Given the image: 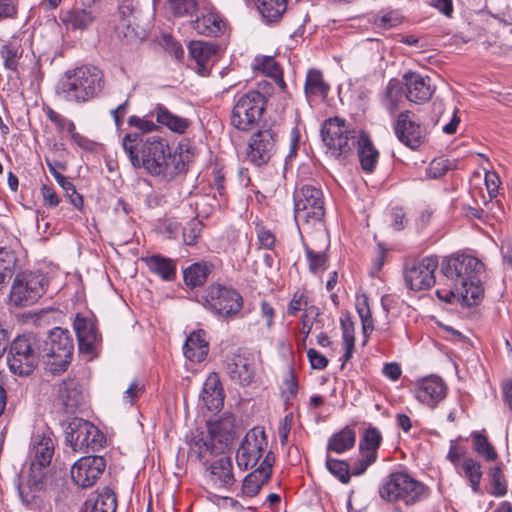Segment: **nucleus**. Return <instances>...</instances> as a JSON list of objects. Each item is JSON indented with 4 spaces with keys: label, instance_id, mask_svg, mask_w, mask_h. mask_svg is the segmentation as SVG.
Listing matches in <instances>:
<instances>
[{
    "label": "nucleus",
    "instance_id": "1",
    "mask_svg": "<svg viewBox=\"0 0 512 512\" xmlns=\"http://www.w3.org/2000/svg\"><path fill=\"white\" fill-rule=\"evenodd\" d=\"M483 264L471 255L457 254L446 258L441 264V271L446 277L448 288L438 289L439 299L457 302L466 307L479 304L483 297V288L478 278Z\"/></svg>",
    "mask_w": 512,
    "mask_h": 512
},
{
    "label": "nucleus",
    "instance_id": "2",
    "mask_svg": "<svg viewBox=\"0 0 512 512\" xmlns=\"http://www.w3.org/2000/svg\"><path fill=\"white\" fill-rule=\"evenodd\" d=\"M321 134L327 154L331 157L344 160L357 147L362 169L366 172L374 170L379 153L365 133L350 129L344 120L335 117L323 123Z\"/></svg>",
    "mask_w": 512,
    "mask_h": 512
},
{
    "label": "nucleus",
    "instance_id": "3",
    "mask_svg": "<svg viewBox=\"0 0 512 512\" xmlns=\"http://www.w3.org/2000/svg\"><path fill=\"white\" fill-rule=\"evenodd\" d=\"M124 152L134 168H144L149 174L172 178L176 167L166 139L157 135L128 133L122 140Z\"/></svg>",
    "mask_w": 512,
    "mask_h": 512
},
{
    "label": "nucleus",
    "instance_id": "4",
    "mask_svg": "<svg viewBox=\"0 0 512 512\" xmlns=\"http://www.w3.org/2000/svg\"><path fill=\"white\" fill-rule=\"evenodd\" d=\"M55 448L56 437L49 428L38 429L33 433L27 456L29 467L22 475L26 485L19 483L17 486L19 496L25 505H30L34 499L31 489L42 490L46 487Z\"/></svg>",
    "mask_w": 512,
    "mask_h": 512
},
{
    "label": "nucleus",
    "instance_id": "5",
    "mask_svg": "<svg viewBox=\"0 0 512 512\" xmlns=\"http://www.w3.org/2000/svg\"><path fill=\"white\" fill-rule=\"evenodd\" d=\"M104 83V74L99 68L82 65L63 73L55 86V93L67 102L86 103L102 92Z\"/></svg>",
    "mask_w": 512,
    "mask_h": 512
},
{
    "label": "nucleus",
    "instance_id": "6",
    "mask_svg": "<svg viewBox=\"0 0 512 512\" xmlns=\"http://www.w3.org/2000/svg\"><path fill=\"white\" fill-rule=\"evenodd\" d=\"M378 493L380 498L388 503H404L412 506L428 496V489L408 473L397 471L383 479Z\"/></svg>",
    "mask_w": 512,
    "mask_h": 512
},
{
    "label": "nucleus",
    "instance_id": "7",
    "mask_svg": "<svg viewBox=\"0 0 512 512\" xmlns=\"http://www.w3.org/2000/svg\"><path fill=\"white\" fill-rule=\"evenodd\" d=\"M46 369L52 374L64 372L72 358L73 341L67 330L56 327L40 345Z\"/></svg>",
    "mask_w": 512,
    "mask_h": 512
},
{
    "label": "nucleus",
    "instance_id": "8",
    "mask_svg": "<svg viewBox=\"0 0 512 512\" xmlns=\"http://www.w3.org/2000/svg\"><path fill=\"white\" fill-rule=\"evenodd\" d=\"M40 355V340L37 336L23 334L11 342L7 354V364L13 374L28 376L37 367Z\"/></svg>",
    "mask_w": 512,
    "mask_h": 512
},
{
    "label": "nucleus",
    "instance_id": "9",
    "mask_svg": "<svg viewBox=\"0 0 512 512\" xmlns=\"http://www.w3.org/2000/svg\"><path fill=\"white\" fill-rule=\"evenodd\" d=\"M265 108L264 96L255 90L240 95L231 113V124L241 131H248L260 120Z\"/></svg>",
    "mask_w": 512,
    "mask_h": 512
},
{
    "label": "nucleus",
    "instance_id": "10",
    "mask_svg": "<svg viewBox=\"0 0 512 512\" xmlns=\"http://www.w3.org/2000/svg\"><path fill=\"white\" fill-rule=\"evenodd\" d=\"M296 221L320 222L325 214L322 191L313 185H303L294 193Z\"/></svg>",
    "mask_w": 512,
    "mask_h": 512
},
{
    "label": "nucleus",
    "instance_id": "11",
    "mask_svg": "<svg viewBox=\"0 0 512 512\" xmlns=\"http://www.w3.org/2000/svg\"><path fill=\"white\" fill-rule=\"evenodd\" d=\"M47 280L39 272H23L14 278L10 299L16 306H28L35 303L44 293Z\"/></svg>",
    "mask_w": 512,
    "mask_h": 512
},
{
    "label": "nucleus",
    "instance_id": "12",
    "mask_svg": "<svg viewBox=\"0 0 512 512\" xmlns=\"http://www.w3.org/2000/svg\"><path fill=\"white\" fill-rule=\"evenodd\" d=\"M207 307L218 317L231 318L243 307L242 296L233 288L211 285L205 295Z\"/></svg>",
    "mask_w": 512,
    "mask_h": 512
},
{
    "label": "nucleus",
    "instance_id": "13",
    "mask_svg": "<svg viewBox=\"0 0 512 512\" xmlns=\"http://www.w3.org/2000/svg\"><path fill=\"white\" fill-rule=\"evenodd\" d=\"M278 135L270 127L254 132L248 141L245 158L256 167L269 163L277 151Z\"/></svg>",
    "mask_w": 512,
    "mask_h": 512
},
{
    "label": "nucleus",
    "instance_id": "14",
    "mask_svg": "<svg viewBox=\"0 0 512 512\" xmlns=\"http://www.w3.org/2000/svg\"><path fill=\"white\" fill-rule=\"evenodd\" d=\"M267 445L263 428L254 427L249 430L236 453L238 467L242 470L253 468L266 455Z\"/></svg>",
    "mask_w": 512,
    "mask_h": 512
},
{
    "label": "nucleus",
    "instance_id": "15",
    "mask_svg": "<svg viewBox=\"0 0 512 512\" xmlns=\"http://www.w3.org/2000/svg\"><path fill=\"white\" fill-rule=\"evenodd\" d=\"M437 267L438 260L434 256L407 261L404 266L406 286L414 291L429 289L435 284L434 272Z\"/></svg>",
    "mask_w": 512,
    "mask_h": 512
},
{
    "label": "nucleus",
    "instance_id": "16",
    "mask_svg": "<svg viewBox=\"0 0 512 512\" xmlns=\"http://www.w3.org/2000/svg\"><path fill=\"white\" fill-rule=\"evenodd\" d=\"M101 439L98 429L89 421L74 419L69 423L66 441L74 451H96L101 447Z\"/></svg>",
    "mask_w": 512,
    "mask_h": 512
},
{
    "label": "nucleus",
    "instance_id": "17",
    "mask_svg": "<svg viewBox=\"0 0 512 512\" xmlns=\"http://www.w3.org/2000/svg\"><path fill=\"white\" fill-rule=\"evenodd\" d=\"M393 129L399 141L411 149L418 148L425 140L424 130L411 111H402L397 116Z\"/></svg>",
    "mask_w": 512,
    "mask_h": 512
},
{
    "label": "nucleus",
    "instance_id": "18",
    "mask_svg": "<svg viewBox=\"0 0 512 512\" xmlns=\"http://www.w3.org/2000/svg\"><path fill=\"white\" fill-rule=\"evenodd\" d=\"M106 463L101 456H86L79 459L71 468V477L82 488L92 487L103 474Z\"/></svg>",
    "mask_w": 512,
    "mask_h": 512
},
{
    "label": "nucleus",
    "instance_id": "19",
    "mask_svg": "<svg viewBox=\"0 0 512 512\" xmlns=\"http://www.w3.org/2000/svg\"><path fill=\"white\" fill-rule=\"evenodd\" d=\"M446 394V384L438 376H428L414 384L415 398L431 409L436 408L445 399Z\"/></svg>",
    "mask_w": 512,
    "mask_h": 512
},
{
    "label": "nucleus",
    "instance_id": "20",
    "mask_svg": "<svg viewBox=\"0 0 512 512\" xmlns=\"http://www.w3.org/2000/svg\"><path fill=\"white\" fill-rule=\"evenodd\" d=\"M198 14L190 25L198 34L205 36H218L225 29V22L216 9L210 5L198 8Z\"/></svg>",
    "mask_w": 512,
    "mask_h": 512
},
{
    "label": "nucleus",
    "instance_id": "21",
    "mask_svg": "<svg viewBox=\"0 0 512 512\" xmlns=\"http://www.w3.org/2000/svg\"><path fill=\"white\" fill-rule=\"evenodd\" d=\"M224 369L233 383L243 387L250 385L255 377L253 361L239 354L227 356Z\"/></svg>",
    "mask_w": 512,
    "mask_h": 512
},
{
    "label": "nucleus",
    "instance_id": "22",
    "mask_svg": "<svg viewBox=\"0 0 512 512\" xmlns=\"http://www.w3.org/2000/svg\"><path fill=\"white\" fill-rule=\"evenodd\" d=\"M275 457L271 451H268L261 461L258 468L248 474L243 481L242 492L248 497L257 495L261 487L269 480Z\"/></svg>",
    "mask_w": 512,
    "mask_h": 512
},
{
    "label": "nucleus",
    "instance_id": "23",
    "mask_svg": "<svg viewBox=\"0 0 512 512\" xmlns=\"http://www.w3.org/2000/svg\"><path fill=\"white\" fill-rule=\"evenodd\" d=\"M403 79L407 90L406 98L410 102L421 104L427 102L432 97L434 87L429 77L415 72H407L404 74Z\"/></svg>",
    "mask_w": 512,
    "mask_h": 512
},
{
    "label": "nucleus",
    "instance_id": "24",
    "mask_svg": "<svg viewBox=\"0 0 512 512\" xmlns=\"http://www.w3.org/2000/svg\"><path fill=\"white\" fill-rule=\"evenodd\" d=\"M97 16L98 7L95 4H90L84 8H73L62 11L60 20L67 29L83 31L93 24Z\"/></svg>",
    "mask_w": 512,
    "mask_h": 512
},
{
    "label": "nucleus",
    "instance_id": "25",
    "mask_svg": "<svg viewBox=\"0 0 512 512\" xmlns=\"http://www.w3.org/2000/svg\"><path fill=\"white\" fill-rule=\"evenodd\" d=\"M224 390L217 373L212 372L206 378L200 393V403L208 411H219L224 405Z\"/></svg>",
    "mask_w": 512,
    "mask_h": 512
},
{
    "label": "nucleus",
    "instance_id": "26",
    "mask_svg": "<svg viewBox=\"0 0 512 512\" xmlns=\"http://www.w3.org/2000/svg\"><path fill=\"white\" fill-rule=\"evenodd\" d=\"M216 53L217 46L211 42L192 41L189 44L190 57L196 63L194 69L201 76L209 75Z\"/></svg>",
    "mask_w": 512,
    "mask_h": 512
},
{
    "label": "nucleus",
    "instance_id": "27",
    "mask_svg": "<svg viewBox=\"0 0 512 512\" xmlns=\"http://www.w3.org/2000/svg\"><path fill=\"white\" fill-rule=\"evenodd\" d=\"M120 21L116 26V32L119 37H124L127 40L139 39V35L136 27V14L137 8L133 0H123L118 8Z\"/></svg>",
    "mask_w": 512,
    "mask_h": 512
},
{
    "label": "nucleus",
    "instance_id": "28",
    "mask_svg": "<svg viewBox=\"0 0 512 512\" xmlns=\"http://www.w3.org/2000/svg\"><path fill=\"white\" fill-rule=\"evenodd\" d=\"M208 432L212 442H217L222 449L228 446L235 432V417L230 413H224L217 420L209 422Z\"/></svg>",
    "mask_w": 512,
    "mask_h": 512
},
{
    "label": "nucleus",
    "instance_id": "29",
    "mask_svg": "<svg viewBox=\"0 0 512 512\" xmlns=\"http://www.w3.org/2000/svg\"><path fill=\"white\" fill-rule=\"evenodd\" d=\"M58 401L65 413H74L84 401V395L79 384L72 379L64 380L60 383Z\"/></svg>",
    "mask_w": 512,
    "mask_h": 512
},
{
    "label": "nucleus",
    "instance_id": "30",
    "mask_svg": "<svg viewBox=\"0 0 512 512\" xmlns=\"http://www.w3.org/2000/svg\"><path fill=\"white\" fill-rule=\"evenodd\" d=\"M74 330L79 350L84 353H92L100 340L94 324L90 320L77 316L74 321Z\"/></svg>",
    "mask_w": 512,
    "mask_h": 512
},
{
    "label": "nucleus",
    "instance_id": "31",
    "mask_svg": "<svg viewBox=\"0 0 512 512\" xmlns=\"http://www.w3.org/2000/svg\"><path fill=\"white\" fill-rule=\"evenodd\" d=\"M210 481L217 488L231 487L235 478L231 458L222 456L210 465Z\"/></svg>",
    "mask_w": 512,
    "mask_h": 512
},
{
    "label": "nucleus",
    "instance_id": "32",
    "mask_svg": "<svg viewBox=\"0 0 512 512\" xmlns=\"http://www.w3.org/2000/svg\"><path fill=\"white\" fill-rule=\"evenodd\" d=\"M203 330L192 332L185 341L183 352L187 359L192 362L203 361L209 351L208 342Z\"/></svg>",
    "mask_w": 512,
    "mask_h": 512
},
{
    "label": "nucleus",
    "instance_id": "33",
    "mask_svg": "<svg viewBox=\"0 0 512 512\" xmlns=\"http://www.w3.org/2000/svg\"><path fill=\"white\" fill-rule=\"evenodd\" d=\"M152 115L156 117L158 124L167 127L169 130L182 134L189 127V121L168 110L164 105L157 104Z\"/></svg>",
    "mask_w": 512,
    "mask_h": 512
},
{
    "label": "nucleus",
    "instance_id": "34",
    "mask_svg": "<svg viewBox=\"0 0 512 512\" xmlns=\"http://www.w3.org/2000/svg\"><path fill=\"white\" fill-rule=\"evenodd\" d=\"M329 88V84L324 81L323 74L320 70H308L304 84V92L309 101L314 98H325Z\"/></svg>",
    "mask_w": 512,
    "mask_h": 512
},
{
    "label": "nucleus",
    "instance_id": "35",
    "mask_svg": "<svg viewBox=\"0 0 512 512\" xmlns=\"http://www.w3.org/2000/svg\"><path fill=\"white\" fill-rule=\"evenodd\" d=\"M146 262L149 270L158 275L164 281H172L176 276V265L172 259L160 256L152 255L143 259Z\"/></svg>",
    "mask_w": 512,
    "mask_h": 512
},
{
    "label": "nucleus",
    "instance_id": "36",
    "mask_svg": "<svg viewBox=\"0 0 512 512\" xmlns=\"http://www.w3.org/2000/svg\"><path fill=\"white\" fill-rule=\"evenodd\" d=\"M47 166L49 168L50 173L54 176L57 183L62 187L65 191L67 197L70 199V202L76 207L80 208L83 205V199L81 195L76 192L75 186L73 183L64 175H62L57 169L63 168L62 165L57 161L46 160Z\"/></svg>",
    "mask_w": 512,
    "mask_h": 512
},
{
    "label": "nucleus",
    "instance_id": "37",
    "mask_svg": "<svg viewBox=\"0 0 512 512\" xmlns=\"http://www.w3.org/2000/svg\"><path fill=\"white\" fill-rule=\"evenodd\" d=\"M253 1L263 19L268 23L278 21L287 9V0Z\"/></svg>",
    "mask_w": 512,
    "mask_h": 512
},
{
    "label": "nucleus",
    "instance_id": "38",
    "mask_svg": "<svg viewBox=\"0 0 512 512\" xmlns=\"http://www.w3.org/2000/svg\"><path fill=\"white\" fill-rule=\"evenodd\" d=\"M403 102V87L402 84L396 80L391 79L381 97L382 106L390 114H393L400 108V104Z\"/></svg>",
    "mask_w": 512,
    "mask_h": 512
},
{
    "label": "nucleus",
    "instance_id": "39",
    "mask_svg": "<svg viewBox=\"0 0 512 512\" xmlns=\"http://www.w3.org/2000/svg\"><path fill=\"white\" fill-rule=\"evenodd\" d=\"M356 435L353 429L345 427L339 432L333 434L327 445V451H333L341 454L350 450L355 445Z\"/></svg>",
    "mask_w": 512,
    "mask_h": 512
},
{
    "label": "nucleus",
    "instance_id": "40",
    "mask_svg": "<svg viewBox=\"0 0 512 512\" xmlns=\"http://www.w3.org/2000/svg\"><path fill=\"white\" fill-rule=\"evenodd\" d=\"M256 61L257 63L254 66L255 70H258L274 79L281 89L286 87L285 81L282 77V69L273 57L264 56Z\"/></svg>",
    "mask_w": 512,
    "mask_h": 512
},
{
    "label": "nucleus",
    "instance_id": "41",
    "mask_svg": "<svg viewBox=\"0 0 512 512\" xmlns=\"http://www.w3.org/2000/svg\"><path fill=\"white\" fill-rule=\"evenodd\" d=\"M45 113L49 120L56 125L59 131H67L76 143H81L82 136L76 132L75 124L71 120H68L67 118L58 114L50 107L45 110Z\"/></svg>",
    "mask_w": 512,
    "mask_h": 512
},
{
    "label": "nucleus",
    "instance_id": "42",
    "mask_svg": "<svg viewBox=\"0 0 512 512\" xmlns=\"http://www.w3.org/2000/svg\"><path fill=\"white\" fill-rule=\"evenodd\" d=\"M117 499L114 491L105 487L97 496L90 512H116Z\"/></svg>",
    "mask_w": 512,
    "mask_h": 512
},
{
    "label": "nucleus",
    "instance_id": "43",
    "mask_svg": "<svg viewBox=\"0 0 512 512\" xmlns=\"http://www.w3.org/2000/svg\"><path fill=\"white\" fill-rule=\"evenodd\" d=\"M462 470L464 476L469 480L473 492L478 493L482 478L480 463L472 458H465L462 463Z\"/></svg>",
    "mask_w": 512,
    "mask_h": 512
},
{
    "label": "nucleus",
    "instance_id": "44",
    "mask_svg": "<svg viewBox=\"0 0 512 512\" xmlns=\"http://www.w3.org/2000/svg\"><path fill=\"white\" fill-rule=\"evenodd\" d=\"M209 270L205 264L195 263L184 271V281L190 287H198L205 283Z\"/></svg>",
    "mask_w": 512,
    "mask_h": 512
},
{
    "label": "nucleus",
    "instance_id": "45",
    "mask_svg": "<svg viewBox=\"0 0 512 512\" xmlns=\"http://www.w3.org/2000/svg\"><path fill=\"white\" fill-rule=\"evenodd\" d=\"M356 310L362 322V329L365 335L373 330V319L366 295L357 296Z\"/></svg>",
    "mask_w": 512,
    "mask_h": 512
},
{
    "label": "nucleus",
    "instance_id": "46",
    "mask_svg": "<svg viewBox=\"0 0 512 512\" xmlns=\"http://www.w3.org/2000/svg\"><path fill=\"white\" fill-rule=\"evenodd\" d=\"M198 8L196 0H168V9L176 17L192 16Z\"/></svg>",
    "mask_w": 512,
    "mask_h": 512
},
{
    "label": "nucleus",
    "instance_id": "47",
    "mask_svg": "<svg viewBox=\"0 0 512 512\" xmlns=\"http://www.w3.org/2000/svg\"><path fill=\"white\" fill-rule=\"evenodd\" d=\"M473 439L474 450L480 455L483 456L486 460L492 461L497 457V453L494 447L489 443L486 436L481 434L480 432H473L471 434Z\"/></svg>",
    "mask_w": 512,
    "mask_h": 512
},
{
    "label": "nucleus",
    "instance_id": "48",
    "mask_svg": "<svg viewBox=\"0 0 512 512\" xmlns=\"http://www.w3.org/2000/svg\"><path fill=\"white\" fill-rule=\"evenodd\" d=\"M326 467L341 483H349L351 472L346 461L327 457Z\"/></svg>",
    "mask_w": 512,
    "mask_h": 512
},
{
    "label": "nucleus",
    "instance_id": "49",
    "mask_svg": "<svg viewBox=\"0 0 512 512\" xmlns=\"http://www.w3.org/2000/svg\"><path fill=\"white\" fill-rule=\"evenodd\" d=\"M382 436L376 427H369L365 430L363 439L360 443V450L363 452H374L377 454V449L380 446Z\"/></svg>",
    "mask_w": 512,
    "mask_h": 512
},
{
    "label": "nucleus",
    "instance_id": "50",
    "mask_svg": "<svg viewBox=\"0 0 512 512\" xmlns=\"http://www.w3.org/2000/svg\"><path fill=\"white\" fill-rule=\"evenodd\" d=\"M309 270L317 273L326 269L327 255L324 252H315L309 247L305 248Z\"/></svg>",
    "mask_w": 512,
    "mask_h": 512
},
{
    "label": "nucleus",
    "instance_id": "51",
    "mask_svg": "<svg viewBox=\"0 0 512 512\" xmlns=\"http://www.w3.org/2000/svg\"><path fill=\"white\" fill-rule=\"evenodd\" d=\"M489 477L493 486L491 493L496 497L504 496L507 492V488L501 468L499 466L491 468L489 471Z\"/></svg>",
    "mask_w": 512,
    "mask_h": 512
},
{
    "label": "nucleus",
    "instance_id": "52",
    "mask_svg": "<svg viewBox=\"0 0 512 512\" xmlns=\"http://www.w3.org/2000/svg\"><path fill=\"white\" fill-rule=\"evenodd\" d=\"M309 309L308 295L306 290H297L287 308L288 315H296L299 311Z\"/></svg>",
    "mask_w": 512,
    "mask_h": 512
},
{
    "label": "nucleus",
    "instance_id": "53",
    "mask_svg": "<svg viewBox=\"0 0 512 512\" xmlns=\"http://www.w3.org/2000/svg\"><path fill=\"white\" fill-rule=\"evenodd\" d=\"M377 454L374 452L361 451V458L357 459L351 469V474L355 476L362 475L367 468L376 461Z\"/></svg>",
    "mask_w": 512,
    "mask_h": 512
},
{
    "label": "nucleus",
    "instance_id": "54",
    "mask_svg": "<svg viewBox=\"0 0 512 512\" xmlns=\"http://www.w3.org/2000/svg\"><path fill=\"white\" fill-rule=\"evenodd\" d=\"M202 225L200 221L193 219L183 228V241L187 245H194L201 233Z\"/></svg>",
    "mask_w": 512,
    "mask_h": 512
},
{
    "label": "nucleus",
    "instance_id": "55",
    "mask_svg": "<svg viewBox=\"0 0 512 512\" xmlns=\"http://www.w3.org/2000/svg\"><path fill=\"white\" fill-rule=\"evenodd\" d=\"M319 315V310L317 307L310 305L309 309H306V312L302 315L301 318V327L300 333L303 335L304 340L310 334L315 318Z\"/></svg>",
    "mask_w": 512,
    "mask_h": 512
},
{
    "label": "nucleus",
    "instance_id": "56",
    "mask_svg": "<svg viewBox=\"0 0 512 512\" xmlns=\"http://www.w3.org/2000/svg\"><path fill=\"white\" fill-rule=\"evenodd\" d=\"M298 391V382L292 369H288L285 379L283 380V394L286 401L296 397Z\"/></svg>",
    "mask_w": 512,
    "mask_h": 512
},
{
    "label": "nucleus",
    "instance_id": "57",
    "mask_svg": "<svg viewBox=\"0 0 512 512\" xmlns=\"http://www.w3.org/2000/svg\"><path fill=\"white\" fill-rule=\"evenodd\" d=\"M1 55L4 60L6 69L16 70L20 54L16 48L11 45H6L1 50Z\"/></svg>",
    "mask_w": 512,
    "mask_h": 512
},
{
    "label": "nucleus",
    "instance_id": "58",
    "mask_svg": "<svg viewBox=\"0 0 512 512\" xmlns=\"http://www.w3.org/2000/svg\"><path fill=\"white\" fill-rule=\"evenodd\" d=\"M216 449L214 442L208 443L203 438H194L191 443V450L199 457H204L207 453L212 454Z\"/></svg>",
    "mask_w": 512,
    "mask_h": 512
},
{
    "label": "nucleus",
    "instance_id": "59",
    "mask_svg": "<svg viewBox=\"0 0 512 512\" xmlns=\"http://www.w3.org/2000/svg\"><path fill=\"white\" fill-rule=\"evenodd\" d=\"M130 126L139 129L143 133H148L156 130L157 125L149 119L140 118L138 116H131L128 120Z\"/></svg>",
    "mask_w": 512,
    "mask_h": 512
},
{
    "label": "nucleus",
    "instance_id": "60",
    "mask_svg": "<svg viewBox=\"0 0 512 512\" xmlns=\"http://www.w3.org/2000/svg\"><path fill=\"white\" fill-rule=\"evenodd\" d=\"M447 166L444 160H433L426 168L428 178L437 179L446 174Z\"/></svg>",
    "mask_w": 512,
    "mask_h": 512
},
{
    "label": "nucleus",
    "instance_id": "61",
    "mask_svg": "<svg viewBox=\"0 0 512 512\" xmlns=\"http://www.w3.org/2000/svg\"><path fill=\"white\" fill-rule=\"evenodd\" d=\"M144 385L138 381H133L124 392L123 401L132 405L143 392Z\"/></svg>",
    "mask_w": 512,
    "mask_h": 512
},
{
    "label": "nucleus",
    "instance_id": "62",
    "mask_svg": "<svg viewBox=\"0 0 512 512\" xmlns=\"http://www.w3.org/2000/svg\"><path fill=\"white\" fill-rule=\"evenodd\" d=\"M355 345V339L352 331H350L347 327H344L343 331V346L345 349V353L343 355V362H347L353 354Z\"/></svg>",
    "mask_w": 512,
    "mask_h": 512
},
{
    "label": "nucleus",
    "instance_id": "63",
    "mask_svg": "<svg viewBox=\"0 0 512 512\" xmlns=\"http://www.w3.org/2000/svg\"><path fill=\"white\" fill-rule=\"evenodd\" d=\"M307 356L314 369L323 370L328 365V359L313 348L308 350Z\"/></svg>",
    "mask_w": 512,
    "mask_h": 512
},
{
    "label": "nucleus",
    "instance_id": "64",
    "mask_svg": "<svg viewBox=\"0 0 512 512\" xmlns=\"http://www.w3.org/2000/svg\"><path fill=\"white\" fill-rule=\"evenodd\" d=\"M257 237L261 247L265 249H272L275 244V237L270 230L264 227L257 228Z\"/></svg>",
    "mask_w": 512,
    "mask_h": 512
}]
</instances>
